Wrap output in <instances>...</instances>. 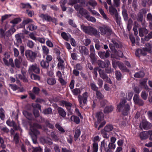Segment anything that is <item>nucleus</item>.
Masks as SVG:
<instances>
[{
	"mask_svg": "<svg viewBox=\"0 0 152 152\" xmlns=\"http://www.w3.org/2000/svg\"><path fill=\"white\" fill-rule=\"evenodd\" d=\"M82 29L85 33L90 35H94L97 37H100L99 33L97 30L90 26H85L83 24L81 25Z\"/></svg>",
	"mask_w": 152,
	"mask_h": 152,
	"instance_id": "nucleus-1",
	"label": "nucleus"
},
{
	"mask_svg": "<svg viewBox=\"0 0 152 152\" xmlns=\"http://www.w3.org/2000/svg\"><path fill=\"white\" fill-rule=\"evenodd\" d=\"M126 102L125 99H123L118 105L117 107V110L118 112L122 110V113L124 115H127L130 109V107L128 104H125Z\"/></svg>",
	"mask_w": 152,
	"mask_h": 152,
	"instance_id": "nucleus-2",
	"label": "nucleus"
},
{
	"mask_svg": "<svg viewBox=\"0 0 152 152\" xmlns=\"http://www.w3.org/2000/svg\"><path fill=\"white\" fill-rule=\"evenodd\" d=\"M98 29L102 35H106L107 36H110L113 33V31L110 28L107 26L99 27Z\"/></svg>",
	"mask_w": 152,
	"mask_h": 152,
	"instance_id": "nucleus-3",
	"label": "nucleus"
},
{
	"mask_svg": "<svg viewBox=\"0 0 152 152\" xmlns=\"http://www.w3.org/2000/svg\"><path fill=\"white\" fill-rule=\"evenodd\" d=\"M88 97V93L86 92L83 93L82 96L79 95L78 96V99L79 102L80 107L82 108L83 106L86 104V102Z\"/></svg>",
	"mask_w": 152,
	"mask_h": 152,
	"instance_id": "nucleus-4",
	"label": "nucleus"
},
{
	"mask_svg": "<svg viewBox=\"0 0 152 152\" xmlns=\"http://www.w3.org/2000/svg\"><path fill=\"white\" fill-rule=\"evenodd\" d=\"M25 54L28 60L33 62L37 57V53L31 50H28L25 51Z\"/></svg>",
	"mask_w": 152,
	"mask_h": 152,
	"instance_id": "nucleus-5",
	"label": "nucleus"
},
{
	"mask_svg": "<svg viewBox=\"0 0 152 152\" xmlns=\"http://www.w3.org/2000/svg\"><path fill=\"white\" fill-rule=\"evenodd\" d=\"M74 7L76 11L79 10V13L82 16L85 17L88 15L89 13L86 9H84L81 5L77 4L74 6Z\"/></svg>",
	"mask_w": 152,
	"mask_h": 152,
	"instance_id": "nucleus-6",
	"label": "nucleus"
},
{
	"mask_svg": "<svg viewBox=\"0 0 152 152\" xmlns=\"http://www.w3.org/2000/svg\"><path fill=\"white\" fill-rule=\"evenodd\" d=\"M99 76L100 77L105 81L107 82L110 84L112 83V82L111 79L108 77L106 73V72H105L104 70L99 69Z\"/></svg>",
	"mask_w": 152,
	"mask_h": 152,
	"instance_id": "nucleus-7",
	"label": "nucleus"
},
{
	"mask_svg": "<svg viewBox=\"0 0 152 152\" xmlns=\"http://www.w3.org/2000/svg\"><path fill=\"white\" fill-rule=\"evenodd\" d=\"M139 127L141 129H144L147 130L150 129L152 127V125L146 120H143L140 123Z\"/></svg>",
	"mask_w": 152,
	"mask_h": 152,
	"instance_id": "nucleus-8",
	"label": "nucleus"
},
{
	"mask_svg": "<svg viewBox=\"0 0 152 152\" xmlns=\"http://www.w3.org/2000/svg\"><path fill=\"white\" fill-rule=\"evenodd\" d=\"M97 63L100 67L103 69L109 66L110 64L109 60L107 59L105 61L101 60H98Z\"/></svg>",
	"mask_w": 152,
	"mask_h": 152,
	"instance_id": "nucleus-9",
	"label": "nucleus"
},
{
	"mask_svg": "<svg viewBox=\"0 0 152 152\" xmlns=\"http://www.w3.org/2000/svg\"><path fill=\"white\" fill-rule=\"evenodd\" d=\"M134 102L136 104L141 106L143 105L144 101L140 98V96L137 94H135L133 97Z\"/></svg>",
	"mask_w": 152,
	"mask_h": 152,
	"instance_id": "nucleus-10",
	"label": "nucleus"
},
{
	"mask_svg": "<svg viewBox=\"0 0 152 152\" xmlns=\"http://www.w3.org/2000/svg\"><path fill=\"white\" fill-rule=\"evenodd\" d=\"M110 51L107 50L106 52L100 51L98 52V55L102 59L107 58L109 57L110 55Z\"/></svg>",
	"mask_w": 152,
	"mask_h": 152,
	"instance_id": "nucleus-11",
	"label": "nucleus"
},
{
	"mask_svg": "<svg viewBox=\"0 0 152 152\" xmlns=\"http://www.w3.org/2000/svg\"><path fill=\"white\" fill-rule=\"evenodd\" d=\"M29 70L32 73L38 74L40 72V69L36 64L32 65L29 68Z\"/></svg>",
	"mask_w": 152,
	"mask_h": 152,
	"instance_id": "nucleus-12",
	"label": "nucleus"
},
{
	"mask_svg": "<svg viewBox=\"0 0 152 152\" xmlns=\"http://www.w3.org/2000/svg\"><path fill=\"white\" fill-rule=\"evenodd\" d=\"M80 52L84 55H88L89 52L88 49L85 46H80L79 47Z\"/></svg>",
	"mask_w": 152,
	"mask_h": 152,
	"instance_id": "nucleus-13",
	"label": "nucleus"
},
{
	"mask_svg": "<svg viewBox=\"0 0 152 152\" xmlns=\"http://www.w3.org/2000/svg\"><path fill=\"white\" fill-rule=\"evenodd\" d=\"M148 32L149 31L145 28H141L139 29V35L140 37H143L144 35H147Z\"/></svg>",
	"mask_w": 152,
	"mask_h": 152,
	"instance_id": "nucleus-14",
	"label": "nucleus"
},
{
	"mask_svg": "<svg viewBox=\"0 0 152 152\" xmlns=\"http://www.w3.org/2000/svg\"><path fill=\"white\" fill-rule=\"evenodd\" d=\"M96 116L97 119L98 123H100L103 119L104 117V115L102 112H97Z\"/></svg>",
	"mask_w": 152,
	"mask_h": 152,
	"instance_id": "nucleus-15",
	"label": "nucleus"
},
{
	"mask_svg": "<svg viewBox=\"0 0 152 152\" xmlns=\"http://www.w3.org/2000/svg\"><path fill=\"white\" fill-rule=\"evenodd\" d=\"M109 11L110 15L113 16L118 14L117 9L113 5L109 7Z\"/></svg>",
	"mask_w": 152,
	"mask_h": 152,
	"instance_id": "nucleus-16",
	"label": "nucleus"
},
{
	"mask_svg": "<svg viewBox=\"0 0 152 152\" xmlns=\"http://www.w3.org/2000/svg\"><path fill=\"white\" fill-rule=\"evenodd\" d=\"M40 133L38 130L32 129L30 133L32 140H35L37 138V136Z\"/></svg>",
	"mask_w": 152,
	"mask_h": 152,
	"instance_id": "nucleus-17",
	"label": "nucleus"
},
{
	"mask_svg": "<svg viewBox=\"0 0 152 152\" xmlns=\"http://www.w3.org/2000/svg\"><path fill=\"white\" fill-rule=\"evenodd\" d=\"M23 113L25 117L28 120H33V117L31 113L26 110H24L23 112Z\"/></svg>",
	"mask_w": 152,
	"mask_h": 152,
	"instance_id": "nucleus-18",
	"label": "nucleus"
},
{
	"mask_svg": "<svg viewBox=\"0 0 152 152\" xmlns=\"http://www.w3.org/2000/svg\"><path fill=\"white\" fill-rule=\"evenodd\" d=\"M57 59L58 61V66L59 69H64V61L59 56H58L57 57Z\"/></svg>",
	"mask_w": 152,
	"mask_h": 152,
	"instance_id": "nucleus-19",
	"label": "nucleus"
},
{
	"mask_svg": "<svg viewBox=\"0 0 152 152\" xmlns=\"http://www.w3.org/2000/svg\"><path fill=\"white\" fill-rule=\"evenodd\" d=\"M137 19L138 21L140 22L141 23L142 26H145V20H143V17L142 15L140 13H139L137 14Z\"/></svg>",
	"mask_w": 152,
	"mask_h": 152,
	"instance_id": "nucleus-20",
	"label": "nucleus"
},
{
	"mask_svg": "<svg viewBox=\"0 0 152 152\" xmlns=\"http://www.w3.org/2000/svg\"><path fill=\"white\" fill-rule=\"evenodd\" d=\"M139 136L141 140L147 139L148 138V131H144L140 133Z\"/></svg>",
	"mask_w": 152,
	"mask_h": 152,
	"instance_id": "nucleus-21",
	"label": "nucleus"
},
{
	"mask_svg": "<svg viewBox=\"0 0 152 152\" xmlns=\"http://www.w3.org/2000/svg\"><path fill=\"white\" fill-rule=\"evenodd\" d=\"M57 110L59 114L62 117L64 118L65 117L66 113L63 108L61 107H58L57 109Z\"/></svg>",
	"mask_w": 152,
	"mask_h": 152,
	"instance_id": "nucleus-22",
	"label": "nucleus"
},
{
	"mask_svg": "<svg viewBox=\"0 0 152 152\" xmlns=\"http://www.w3.org/2000/svg\"><path fill=\"white\" fill-rule=\"evenodd\" d=\"M41 126L36 123H34L33 124V125H30V129L31 131H32V129L38 130L36 129H41Z\"/></svg>",
	"mask_w": 152,
	"mask_h": 152,
	"instance_id": "nucleus-23",
	"label": "nucleus"
},
{
	"mask_svg": "<svg viewBox=\"0 0 152 152\" xmlns=\"http://www.w3.org/2000/svg\"><path fill=\"white\" fill-rule=\"evenodd\" d=\"M62 103L63 105H64L67 110L68 111H69L70 112V107L72 106V104L70 102H67L65 101H62Z\"/></svg>",
	"mask_w": 152,
	"mask_h": 152,
	"instance_id": "nucleus-24",
	"label": "nucleus"
},
{
	"mask_svg": "<svg viewBox=\"0 0 152 152\" xmlns=\"http://www.w3.org/2000/svg\"><path fill=\"white\" fill-rule=\"evenodd\" d=\"M151 38H152V31L150 32L147 35L145 36L144 38H142L141 40L142 42L144 43V41H143V40L144 39L145 41H148Z\"/></svg>",
	"mask_w": 152,
	"mask_h": 152,
	"instance_id": "nucleus-25",
	"label": "nucleus"
},
{
	"mask_svg": "<svg viewBox=\"0 0 152 152\" xmlns=\"http://www.w3.org/2000/svg\"><path fill=\"white\" fill-rule=\"evenodd\" d=\"M113 107L112 106H107L104 110V113H109L113 110Z\"/></svg>",
	"mask_w": 152,
	"mask_h": 152,
	"instance_id": "nucleus-26",
	"label": "nucleus"
},
{
	"mask_svg": "<svg viewBox=\"0 0 152 152\" xmlns=\"http://www.w3.org/2000/svg\"><path fill=\"white\" fill-rule=\"evenodd\" d=\"M21 63V59L20 58H16L15 60V66L18 68L20 67Z\"/></svg>",
	"mask_w": 152,
	"mask_h": 152,
	"instance_id": "nucleus-27",
	"label": "nucleus"
},
{
	"mask_svg": "<svg viewBox=\"0 0 152 152\" xmlns=\"http://www.w3.org/2000/svg\"><path fill=\"white\" fill-rule=\"evenodd\" d=\"M71 120L77 124H79L80 122V119L79 118L75 116H72L71 117Z\"/></svg>",
	"mask_w": 152,
	"mask_h": 152,
	"instance_id": "nucleus-28",
	"label": "nucleus"
},
{
	"mask_svg": "<svg viewBox=\"0 0 152 152\" xmlns=\"http://www.w3.org/2000/svg\"><path fill=\"white\" fill-rule=\"evenodd\" d=\"M19 135L18 133H16L13 137V140L16 144H18L19 142Z\"/></svg>",
	"mask_w": 152,
	"mask_h": 152,
	"instance_id": "nucleus-29",
	"label": "nucleus"
},
{
	"mask_svg": "<svg viewBox=\"0 0 152 152\" xmlns=\"http://www.w3.org/2000/svg\"><path fill=\"white\" fill-rule=\"evenodd\" d=\"M89 57L91 58V61L92 64H94L96 63L97 58L95 56V54L90 55Z\"/></svg>",
	"mask_w": 152,
	"mask_h": 152,
	"instance_id": "nucleus-30",
	"label": "nucleus"
},
{
	"mask_svg": "<svg viewBox=\"0 0 152 152\" xmlns=\"http://www.w3.org/2000/svg\"><path fill=\"white\" fill-rule=\"evenodd\" d=\"M5 111L2 107L0 108V118L1 120H4L5 118Z\"/></svg>",
	"mask_w": 152,
	"mask_h": 152,
	"instance_id": "nucleus-31",
	"label": "nucleus"
},
{
	"mask_svg": "<svg viewBox=\"0 0 152 152\" xmlns=\"http://www.w3.org/2000/svg\"><path fill=\"white\" fill-rule=\"evenodd\" d=\"M112 42L114 45L115 47L118 48L121 47V45L120 42L116 40H113Z\"/></svg>",
	"mask_w": 152,
	"mask_h": 152,
	"instance_id": "nucleus-32",
	"label": "nucleus"
},
{
	"mask_svg": "<svg viewBox=\"0 0 152 152\" xmlns=\"http://www.w3.org/2000/svg\"><path fill=\"white\" fill-rule=\"evenodd\" d=\"M113 17L115 19L117 24L120 26L121 24V17L119 16L118 13L113 16Z\"/></svg>",
	"mask_w": 152,
	"mask_h": 152,
	"instance_id": "nucleus-33",
	"label": "nucleus"
},
{
	"mask_svg": "<svg viewBox=\"0 0 152 152\" xmlns=\"http://www.w3.org/2000/svg\"><path fill=\"white\" fill-rule=\"evenodd\" d=\"M144 75V73L140 71L136 73L134 75V76L135 77L141 78L143 77Z\"/></svg>",
	"mask_w": 152,
	"mask_h": 152,
	"instance_id": "nucleus-34",
	"label": "nucleus"
},
{
	"mask_svg": "<svg viewBox=\"0 0 152 152\" xmlns=\"http://www.w3.org/2000/svg\"><path fill=\"white\" fill-rule=\"evenodd\" d=\"M115 77L118 80H121L122 78V75L121 73L118 71H115Z\"/></svg>",
	"mask_w": 152,
	"mask_h": 152,
	"instance_id": "nucleus-35",
	"label": "nucleus"
},
{
	"mask_svg": "<svg viewBox=\"0 0 152 152\" xmlns=\"http://www.w3.org/2000/svg\"><path fill=\"white\" fill-rule=\"evenodd\" d=\"M113 128V126L111 124L107 125L104 128V130L107 132H109L112 131Z\"/></svg>",
	"mask_w": 152,
	"mask_h": 152,
	"instance_id": "nucleus-36",
	"label": "nucleus"
},
{
	"mask_svg": "<svg viewBox=\"0 0 152 152\" xmlns=\"http://www.w3.org/2000/svg\"><path fill=\"white\" fill-rule=\"evenodd\" d=\"M113 52L114 53L115 56L119 57H122L123 56V53L121 51L114 50Z\"/></svg>",
	"mask_w": 152,
	"mask_h": 152,
	"instance_id": "nucleus-37",
	"label": "nucleus"
},
{
	"mask_svg": "<svg viewBox=\"0 0 152 152\" xmlns=\"http://www.w3.org/2000/svg\"><path fill=\"white\" fill-rule=\"evenodd\" d=\"M122 14L125 20H127L128 19V15L126 10L124 9L122 11Z\"/></svg>",
	"mask_w": 152,
	"mask_h": 152,
	"instance_id": "nucleus-38",
	"label": "nucleus"
},
{
	"mask_svg": "<svg viewBox=\"0 0 152 152\" xmlns=\"http://www.w3.org/2000/svg\"><path fill=\"white\" fill-rule=\"evenodd\" d=\"M73 94L75 95H79L81 93V91L80 88H75L72 90Z\"/></svg>",
	"mask_w": 152,
	"mask_h": 152,
	"instance_id": "nucleus-39",
	"label": "nucleus"
},
{
	"mask_svg": "<svg viewBox=\"0 0 152 152\" xmlns=\"http://www.w3.org/2000/svg\"><path fill=\"white\" fill-rule=\"evenodd\" d=\"M20 8L23 9H24L25 8H31V6L29 3L25 4L23 3H21L20 4Z\"/></svg>",
	"mask_w": 152,
	"mask_h": 152,
	"instance_id": "nucleus-40",
	"label": "nucleus"
},
{
	"mask_svg": "<svg viewBox=\"0 0 152 152\" xmlns=\"http://www.w3.org/2000/svg\"><path fill=\"white\" fill-rule=\"evenodd\" d=\"M85 18L88 20H90L93 22H95L96 20L95 18L91 16L89 14L85 16Z\"/></svg>",
	"mask_w": 152,
	"mask_h": 152,
	"instance_id": "nucleus-41",
	"label": "nucleus"
},
{
	"mask_svg": "<svg viewBox=\"0 0 152 152\" xmlns=\"http://www.w3.org/2000/svg\"><path fill=\"white\" fill-rule=\"evenodd\" d=\"M80 131L79 129H77L75 130L74 135L75 141L80 136Z\"/></svg>",
	"mask_w": 152,
	"mask_h": 152,
	"instance_id": "nucleus-42",
	"label": "nucleus"
},
{
	"mask_svg": "<svg viewBox=\"0 0 152 152\" xmlns=\"http://www.w3.org/2000/svg\"><path fill=\"white\" fill-rule=\"evenodd\" d=\"M37 28V26L34 25V24H30L28 26L27 29L30 31H32L36 29Z\"/></svg>",
	"mask_w": 152,
	"mask_h": 152,
	"instance_id": "nucleus-43",
	"label": "nucleus"
},
{
	"mask_svg": "<svg viewBox=\"0 0 152 152\" xmlns=\"http://www.w3.org/2000/svg\"><path fill=\"white\" fill-rule=\"evenodd\" d=\"M48 63V60L46 61H44L42 60L40 63V65L44 69L48 68V66L46 64Z\"/></svg>",
	"mask_w": 152,
	"mask_h": 152,
	"instance_id": "nucleus-44",
	"label": "nucleus"
},
{
	"mask_svg": "<svg viewBox=\"0 0 152 152\" xmlns=\"http://www.w3.org/2000/svg\"><path fill=\"white\" fill-rule=\"evenodd\" d=\"M148 96V94L146 93L145 91H142L141 94V96L143 99L146 100Z\"/></svg>",
	"mask_w": 152,
	"mask_h": 152,
	"instance_id": "nucleus-45",
	"label": "nucleus"
},
{
	"mask_svg": "<svg viewBox=\"0 0 152 152\" xmlns=\"http://www.w3.org/2000/svg\"><path fill=\"white\" fill-rule=\"evenodd\" d=\"M118 67L120 69L122 70L125 72H126L128 71V69H127L126 67L124 66L123 64L121 63L119 65Z\"/></svg>",
	"mask_w": 152,
	"mask_h": 152,
	"instance_id": "nucleus-46",
	"label": "nucleus"
},
{
	"mask_svg": "<svg viewBox=\"0 0 152 152\" xmlns=\"http://www.w3.org/2000/svg\"><path fill=\"white\" fill-rule=\"evenodd\" d=\"M18 77L21 80H22L23 82L26 83L28 82V80L26 78V76L19 74L18 75Z\"/></svg>",
	"mask_w": 152,
	"mask_h": 152,
	"instance_id": "nucleus-47",
	"label": "nucleus"
},
{
	"mask_svg": "<svg viewBox=\"0 0 152 152\" xmlns=\"http://www.w3.org/2000/svg\"><path fill=\"white\" fill-rule=\"evenodd\" d=\"M55 127L61 132L64 133L65 132L64 130L58 124H56L55 125Z\"/></svg>",
	"mask_w": 152,
	"mask_h": 152,
	"instance_id": "nucleus-48",
	"label": "nucleus"
},
{
	"mask_svg": "<svg viewBox=\"0 0 152 152\" xmlns=\"http://www.w3.org/2000/svg\"><path fill=\"white\" fill-rule=\"evenodd\" d=\"M5 29H4L2 28H0V38H5Z\"/></svg>",
	"mask_w": 152,
	"mask_h": 152,
	"instance_id": "nucleus-49",
	"label": "nucleus"
},
{
	"mask_svg": "<svg viewBox=\"0 0 152 152\" xmlns=\"http://www.w3.org/2000/svg\"><path fill=\"white\" fill-rule=\"evenodd\" d=\"M105 71L106 73L108 74H111L114 72V69L110 67H106Z\"/></svg>",
	"mask_w": 152,
	"mask_h": 152,
	"instance_id": "nucleus-50",
	"label": "nucleus"
},
{
	"mask_svg": "<svg viewBox=\"0 0 152 152\" xmlns=\"http://www.w3.org/2000/svg\"><path fill=\"white\" fill-rule=\"evenodd\" d=\"M21 19L20 18H15L12 20L10 23L13 24H16L20 22L21 21Z\"/></svg>",
	"mask_w": 152,
	"mask_h": 152,
	"instance_id": "nucleus-51",
	"label": "nucleus"
},
{
	"mask_svg": "<svg viewBox=\"0 0 152 152\" xmlns=\"http://www.w3.org/2000/svg\"><path fill=\"white\" fill-rule=\"evenodd\" d=\"M132 20L130 18L128 20V24L127 25V28L129 31L131 29L132 26Z\"/></svg>",
	"mask_w": 152,
	"mask_h": 152,
	"instance_id": "nucleus-52",
	"label": "nucleus"
},
{
	"mask_svg": "<svg viewBox=\"0 0 152 152\" xmlns=\"http://www.w3.org/2000/svg\"><path fill=\"white\" fill-rule=\"evenodd\" d=\"M40 91L39 88L37 87H33L32 89V91L35 94L37 95H38L39 94Z\"/></svg>",
	"mask_w": 152,
	"mask_h": 152,
	"instance_id": "nucleus-53",
	"label": "nucleus"
},
{
	"mask_svg": "<svg viewBox=\"0 0 152 152\" xmlns=\"http://www.w3.org/2000/svg\"><path fill=\"white\" fill-rule=\"evenodd\" d=\"M99 11L101 14L103 18L107 20V17L105 14L104 13L103 10L102 8H100L99 9Z\"/></svg>",
	"mask_w": 152,
	"mask_h": 152,
	"instance_id": "nucleus-54",
	"label": "nucleus"
},
{
	"mask_svg": "<svg viewBox=\"0 0 152 152\" xmlns=\"http://www.w3.org/2000/svg\"><path fill=\"white\" fill-rule=\"evenodd\" d=\"M33 113L35 118L38 117L39 115V113L38 110L33 108Z\"/></svg>",
	"mask_w": 152,
	"mask_h": 152,
	"instance_id": "nucleus-55",
	"label": "nucleus"
},
{
	"mask_svg": "<svg viewBox=\"0 0 152 152\" xmlns=\"http://www.w3.org/2000/svg\"><path fill=\"white\" fill-rule=\"evenodd\" d=\"M32 21L33 20L32 19L30 18H27L24 20H23L22 23L23 25H25L29 23L32 22Z\"/></svg>",
	"mask_w": 152,
	"mask_h": 152,
	"instance_id": "nucleus-56",
	"label": "nucleus"
},
{
	"mask_svg": "<svg viewBox=\"0 0 152 152\" xmlns=\"http://www.w3.org/2000/svg\"><path fill=\"white\" fill-rule=\"evenodd\" d=\"M98 150V145L96 143H94L93 145V152H97Z\"/></svg>",
	"mask_w": 152,
	"mask_h": 152,
	"instance_id": "nucleus-57",
	"label": "nucleus"
},
{
	"mask_svg": "<svg viewBox=\"0 0 152 152\" xmlns=\"http://www.w3.org/2000/svg\"><path fill=\"white\" fill-rule=\"evenodd\" d=\"M88 4L91 6L92 7H94L97 5V3L95 1L93 0H90L88 1Z\"/></svg>",
	"mask_w": 152,
	"mask_h": 152,
	"instance_id": "nucleus-58",
	"label": "nucleus"
},
{
	"mask_svg": "<svg viewBox=\"0 0 152 152\" xmlns=\"http://www.w3.org/2000/svg\"><path fill=\"white\" fill-rule=\"evenodd\" d=\"M89 50L90 52V55L95 54V49L93 45H91L90 46Z\"/></svg>",
	"mask_w": 152,
	"mask_h": 152,
	"instance_id": "nucleus-59",
	"label": "nucleus"
},
{
	"mask_svg": "<svg viewBox=\"0 0 152 152\" xmlns=\"http://www.w3.org/2000/svg\"><path fill=\"white\" fill-rule=\"evenodd\" d=\"M133 96V93L132 92H129L126 93V98L128 100H130L131 99Z\"/></svg>",
	"mask_w": 152,
	"mask_h": 152,
	"instance_id": "nucleus-60",
	"label": "nucleus"
},
{
	"mask_svg": "<svg viewBox=\"0 0 152 152\" xmlns=\"http://www.w3.org/2000/svg\"><path fill=\"white\" fill-rule=\"evenodd\" d=\"M34 43L31 40H28L27 43V45L30 48H33L34 46Z\"/></svg>",
	"mask_w": 152,
	"mask_h": 152,
	"instance_id": "nucleus-61",
	"label": "nucleus"
},
{
	"mask_svg": "<svg viewBox=\"0 0 152 152\" xmlns=\"http://www.w3.org/2000/svg\"><path fill=\"white\" fill-rule=\"evenodd\" d=\"M90 84L91 89L93 91H96L98 90V88L96 87L95 83H90Z\"/></svg>",
	"mask_w": 152,
	"mask_h": 152,
	"instance_id": "nucleus-62",
	"label": "nucleus"
},
{
	"mask_svg": "<svg viewBox=\"0 0 152 152\" xmlns=\"http://www.w3.org/2000/svg\"><path fill=\"white\" fill-rule=\"evenodd\" d=\"M96 94L97 98L100 99L102 98L103 97V96L102 94L100 92L97 90L96 91Z\"/></svg>",
	"mask_w": 152,
	"mask_h": 152,
	"instance_id": "nucleus-63",
	"label": "nucleus"
},
{
	"mask_svg": "<svg viewBox=\"0 0 152 152\" xmlns=\"http://www.w3.org/2000/svg\"><path fill=\"white\" fill-rule=\"evenodd\" d=\"M17 42L19 43H21L22 42V40L21 39L20 35L18 34H16L15 35Z\"/></svg>",
	"mask_w": 152,
	"mask_h": 152,
	"instance_id": "nucleus-64",
	"label": "nucleus"
}]
</instances>
